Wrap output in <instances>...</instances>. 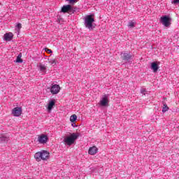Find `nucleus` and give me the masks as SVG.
Instances as JSON below:
<instances>
[{
  "label": "nucleus",
  "instance_id": "obj_12",
  "mask_svg": "<svg viewBox=\"0 0 179 179\" xmlns=\"http://www.w3.org/2000/svg\"><path fill=\"white\" fill-rule=\"evenodd\" d=\"M99 152V149L96 146L90 147L88 150L89 155L91 156H94Z\"/></svg>",
  "mask_w": 179,
  "mask_h": 179
},
{
  "label": "nucleus",
  "instance_id": "obj_13",
  "mask_svg": "<svg viewBox=\"0 0 179 179\" xmlns=\"http://www.w3.org/2000/svg\"><path fill=\"white\" fill-rule=\"evenodd\" d=\"M5 41H10L13 38V34L12 32L6 33L3 36Z\"/></svg>",
  "mask_w": 179,
  "mask_h": 179
},
{
  "label": "nucleus",
  "instance_id": "obj_7",
  "mask_svg": "<svg viewBox=\"0 0 179 179\" xmlns=\"http://www.w3.org/2000/svg\"><path fill=\"white\" fill-rule=\"evenodd\" d=\"M60 90L61 87H59V85L55 84L50 88V93L52 94H58Z\"/></svg>",
  "mask_w": 179,
  "mask_h": 179
},
{
  "label": "nucleus",
  "instance_id": "obj_18",
  "mask_svg": "<svg viewBox=\"0 0 179 179\" xmlns=\"http://www.w3.org/2000/svg\"><path fill=\"white\" fill-rule=\"evenodd\" d=\"M20 29H22V24H21V23H18V24L16 25L15 30L17 31V33H20Z\"/></svg>",
  "mask_w": 179,
  "mask_h": 179
},
{
  "label": "nucleus",
  "instance_id": "obj_15",
  "mask_svg": "<svg viewBox=\"0 0 179 179\" xmlns=\"http://www.w3.org/2000/svg\"><path fill=\"white\" fill-rule=\"evenodd\" d=\"M76 120H78V116H76V114H74L70 117L71 122H75V121H76Z\"/></svg>",
  "mask_w": 179,
  "mask_h": 179
},
{
  "label": "nucleus",
  "instance_id": "obj_28",
  "mask_svg": "<svg viewBox=\"0 0 179 179\" xmlns=\"http://www.w3.org/2000/svg\"><path fill=\"white\" fill-rule=\"evenodd\" d=\"M41 135H44V134H41Z\"/></svg>",
  "mask_w": 179,
  "mask_h": 179
},
{
  "label": "nucleus",
  "instance_id": "obj_2",
  "mask_svg": "<svg viewBox=\"0 0 179 179\" xmlns=\"http://www.w3.org/2000/svg\"><path fill=\"white\" fill-rule=\"evenodd\" d=\"M36 162H41V160H47L50 157V152L46 150L38 152L34 155Z\"/></svg>",
  "mask_w": 179,
  "mask_h": 179
},
{
  "label": "nucleus",
  "instance_id": "obj_10",
  "mask_svg": "<svg viewBox=\"0 0 179 179\" xmlns=\"http://www.w3.org/2000/svg\"><path fill=\"white\" fill-rule=\"evenodd\" d=\"M100 105L102 107H106V106H108V95L105 94L101 100L100 101Z\"/></svg>",
  "mask_w": 179,
  "mask_h": 179
},
{
  "label": "nucleus",
  "instance_id": "obj_19",
  "mask_svg": "<svg viewBox=\"0 0 179 179\" xmlns=\"http://www.w3.org/2000/svg\"><path fill=\"white\" fill-rule=\"evenodd\" d=\"M39 68L41 72H45V71H47V67L44 65H40Z\"/></svg>",
  "mask_w": 179,
  "mask_h": 179
},
{
  "label": "nucleus",
  "instance_id": "obj_4",
  "mask_svg": "<svg viewBox=\"0 0 179 179\" xmlns=\"http://www.w3.org/2000/svg\"><path fill=\"white\" fill-rule=\"evenodd\" d=\"M122 59L124 61L126 64H131L132 61H134V55L128 52H122Z\"/></svg>",
  "mask_w": 179,
  "mask_h": 179
},
{
  "label": "nucleus",
  "instance_id": "obj_17",
  "mask_svg": "<svg viewBox=\"0 0 179 179\" xmlns=\"http://www.w3.org/2000/svg\"><path fill=\"white\" fill-rule=\"evenodd\" d=\"M16 62H17L18 64L23 62V59H22V55H19L17 57Z\"/></svg>",
  "mask_w": 179,
  "mask_h": 179
},
{
  "label": "nucleus",
  "instance_id": "obj_5",
  "mask_svg": "<svg viewBox=\"0 0 179 179\" xmlns=\"http://www.w3.org/2000/svg\"><path fill=\"white\" fill-rule=\"evenodd\" d=\"M78 139V135H71L67 137H66L64 139V143L65 145H68V146H71V145H73L75 143V141Z\"/></svg>",
  "mask_w": 179,
  "mask_h": 179
},
{
  "label": "nucleus",
  "instance_id": "obj_23",
  "mask_svg": "<svg viewBox=\"0 0 179 179\" xmlns=\"http://www.w3.org/2000/svg\"><path fill=\"white\" fill-rule=\"evenodd\" d=\"M128 27H130V28L135 27V22L132 21L129 22L128 24Z\"/></svg>",
  "mask_w": 179,
  "mask_h": 179
},
{
  "label": "nucleus",
  "instance_id": "obj_22",
  "mask_svg": "<svg viewBox=\"0 0 179 179\" xmlns=\"http://www.w3.org/2000/svg\"><path fill=\"white\" fill-rule=\"evenodd\" d=\"M141 94H143V96H146V94H148V91L146 90V89H141Z\"/></svg>",
  "mask_w": 179,
  "mask_h": 179
},
{
  "label": "nucleus",
  "instance_id": "obj_3",
  "mask_svg": "<svg viewBox=\"0 0 179 179\" xmlns=\"http://www.w3.org/2000/svg\"><path fill=\"white\" fill-rule=\"evenodd\" d=\"M76 10H78V8L67 4L62 6L61 12L62 13H69V15H73Z\"/></svg>",
  "mask_w": 179,
  "mask_h": 179
},
{
  "label": "nucleus",
  "instance_id": "obj_26",
  "mask_svg": "<svg viewBox=\"0 0 179 179\" xmlns=\"http://www.w3.org/2000/svg\"><path fill=\"white\" fill-rule=\"evenodd\" d=\"M71 135H77V134L75 133H72V134H71Z\"/></svg>",
  "mask_w": 179,
  "mask_h": 179
},
{
  "label": "nucleus",
  "instance_id": "obj_8",
  "mask_svg": "<svg viewBox=\"0 0 179 179\" xmlns=\"http://www.w3.org/2000/svg\"><path fill=\"white\" fill-rule=\"evenodd\" d=\"M12 114L14 117H20L22 115V107H15L12 110Z\"/></svg>",
  "mask_w": 179,
  "mask_h": 179
},
{
  "label": "nucleus",
  "instance_id": "obj_9",
  "mask_svg": "<svg viewBox=\"0 0 179 179\" xmlns=\"http://www.w3.org/2000/svg\"><path fill=\"white\" fill-rule=\"evenodd\" d=\"M159 65H160V62H154L151 63L150 69L155 73L159 71V69L160 68Z\"/></svg>",
  "mask_w": 179,
  "mask_h": 179
},
{
  "label": "nucleus",
  "instance_id": "obj_16",
  "mask_svg": "<svg viewBox=\"0 0 179 179\" xmlns=\"http://www.w3.org/2000/svg\"><path fill=\"white\" fill-rule=\"evenodd\" d=\"M48 61H49V64L52 65V66H55V65H57V61L55 59H49Z\"/></svg>",
  "mask_w": 179,
  "mask_h": 179
},
{
  "label": "nucleus",
  "instance_id": "obj_1",
  "mask_svg": "<svg viewBox=\"0 0 179 179\" xmlns=\"http://www.w3.org/2000/svg\"><path fill=\"white\" fill-rule=\"evenodd\" d=\"M84 25L90 31H93L96 29V24H94V17L93 15H88L84 17Z\"/></svg>",
  "mask_w": 179,
  "mask_h": 179
},
{
  "label": "nucleus",
  "instance_id": "obj_14",
  "mask_svg": "<svg viewBox=\"0 0 179 179\" xmlns=\"http://www.w3.org/2000/svg\"><path fill=\"white\" fill-rule=\"evenodd\" d=\"M55 106V100H52L49 102L48 105V111H51L52 110V108Z\"/></svg>",
  "mask_w": 179,
  "mask_h": 179
},
{
  "label": "nucleus",
  "instance_id": "obj_24",
  "mask_svg": "<svg viewBox=\"0 0 179 179\" xmlns=\"http://www.w3.org/2000/svg\"><path fill=\"white\" fill-rule=\"evenodd\" d=\"M171 3L173 5H178V3H179V0H172Z\"/></svg>",
  "mask_w": 179,
  "mask_h": 179
},
{
  "label": "nucleus",
  "instance_id": "obj_25",
  "mask_svg": "<svg viewBox=\"0 0 179 179\" xmlns=\"http://www.w3.org/2000/svg\"><path fill=\"white\" fill-rule=\"evenodd\" d=\"M45 51L49 52V54H52V50H51V49L45 48Z\"/></svg>",
  "mask_w": 179,
  "mask_h": 179
},
{
  "label": "nucleus",
  "instance_id": "obj_11",
  "mask_svg": "<svg viewBox=\"0 0 179 179\" xmlns=\"http://www.w3.org/2000/svg\"><path fill=\"white\" fill-rule=\"evenodd\" d=\"M38 141L39 143L44 144L46 142H48V136L47 135H41L38 138Z\"/></svg>",
  "mask_w": 179,
  "mask_h": 179
},
{
  "label": "nucleus",
  "instance_id": "obj_21",
  "mask_svg": "<svg viewBox=\"0 0 179 179\" xmlns=\"http://www.w3.org/2000/svg\"><path fill=\"white\" fill-rule=\"evenodd\" d=\"M70 5H75L79 0H66Z\"/></svg>",
  "mask_w": 179,
  "mask_h": 179
},
{
  "label": "nucleus",
  "instance_id": "obj_27",
  "mask_svg": "<svg viewBox=\"0 0 179 179\" xmlns=\"http://www.w3.org/2000/svg\"><path fill=\"white\" fill-rule=\"evenodd\" d=\"M74 125H76L75 123H74V124H72V127H73Z\"/></svg>",
  "mask_w": 179,
  "mask_h": 179
},
{
  "label": "nucleus",
  "instance_id": "obj_20",
  "mask_svg": "<svg viewBox=\"0 0 179 179\" xmlns=\"http://www.w3.org/2000/svg\"><path fill=\"white\" fill-rule=\"evenodd\" d=\"M166 111H169V106H167V104L164 103L162 108V113H166Z\"/></svg>",
  "mask_w": 179,
  "mask_h": 179
},
{
  "label": "nucleus",
  "instance_id": "obj_6",
  "mask_svg": "<svg viewBox=\"0 0 179 179\" xmlns=\"http://www.w3.org/2000/svg\"><path fill=\"white\" fill-rule=\"evenodd\" d=\"M160 22L165 26V27H170V24H171V18L169 15H164L161 17Z\"/></svg>",
  "mask_w": 179,
  "mask_h": 179
}]
</instances>
